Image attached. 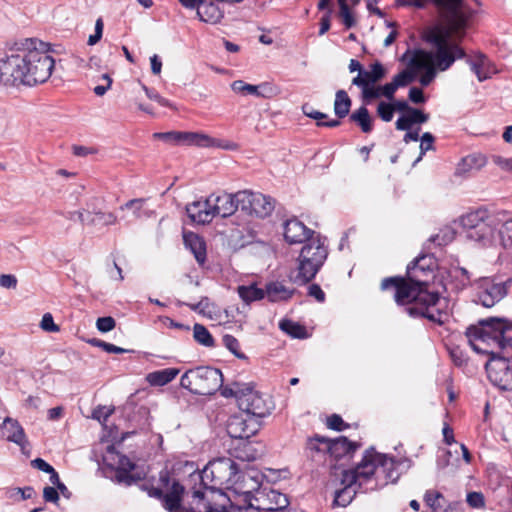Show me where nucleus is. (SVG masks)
Segmentation results:
<instances>
[{
    "instance_id": "1",
    "label": "nucleus",
    "mask_w": 512,
    "mask_h": 512,
    "mask_svg": "<svg viewBox=\"0 0 512 512\" xmlns=\"http://www.w3.org/2000/svg\"><path fill=\"white\" fill-rule=\"evenodd\" d=\"M421 258L407 266V276H394L384 278L381 282L382 290H394V300L398 306L413 318L423 317L438 325H443L449 319L447 301L439 293L428 290V280L419 277L418 272H425V267H419Z\"/></svg>"
},
{
    "instance_id": "2",
    "label": "nucleus",
    "mask_w": 512,
    "mask_h": 512,
    "mask_svg": "<svg viewBox=\"0 0 512 512\" xmlns=\"http://www.w3.org/2000/svg\"><path fill=\"white\" fill-rule=\"evenodd\" d=\"M55 60L49 54V44L26 39L10 54L0 58V84L5 86H35L46 82Z\"/></svg>"
},
{
    "instance_id": "3",
    "label": "nucleus",
    "mask_w": 512,
    "mask_h": 512,
    "mask_svg": "<svg viewBox=\"0 0 512 512\" xmlns=\"http://www.w3.org/2000/svg\"><path fill=\"white\" fill-rule=\"evenodd\" d=\"M398 464L392 457L377 453L374 449L367 450L355 468L343 471L341 481L345 487L335 493L334 503L346 507L357 493V489L367 492L383 487L389 482L395 483L400 477Z\"/></svg>"
},
{
    "instance_id": "4",
    "label": "nucleus",
    "mask_w": 512,
    "mask_h": 512,
    "mask_svg": "<svg viewBox=\"0 0 512 512\" xmlns=\"http://www.w3.org/2000/svg\"><path fill=\"white\" fill-rule=\"evenodd\" d=\"M140 488L146 491L150 497L159 499L163 507L169 512H247L253 511L251 505L240 506L231 502L227 509L224 505L214 507L205 501L204 493L195 490L192 494V502L189 508L181 504L184 487L169 472L163 470L159 478L153 481H145Z\"/></svg>"
},
{
    "instance_id": "5",
    "label": "nucleus",
    "mask_w": 512,
    "mask_h": 512,
    "mask_svg": "<svg viewBox=\"0 0 512 512\" xmlns=\"http://www.w3.org/2000/svg\"><path fill=\"white\" fill-rule=\"evenodd\" d=\"M450 34L440 28H432L426 32L424 40L434 51L422 49L415 50L409 61V67L416 71L424 70L420 79L423 86H427L436 76V70L446 71L456 59L466 56L465 51L456 43L450 42Z\"/></svg>"
},
{
    "instance_id": "6",
    "label": "nucleus",
    "mask_w": 512,
    "mask_h": 512,
    "mask_svg": "<svg viewBox=\"0 0 512 512\" xmlns=\"http://www.w3.org/2000/svg\"><path fill=\"white\" fill-rule=\"evenodd\" d=\"M465 335L477 353H493L489 348L497 347L512 355V322L505 318L482 319L468 327Z\"/></svg>"
},
{
    "instance_id": "7",
    "label": "nucleus",
    "mask_w": 512,
    "mask_h": 512,
    "mask_svg": "<svg viewBox=\"0 0 512 512\" xmlns=\"http://www.w3.org/2000/svg\"><path fill=\"white\" fill-rule=\"evenodd\" d=\"M325 240L317 234L304 243L298 257L296 274L291 276L294 283L304 285L314 279L328 256Z\"/></svg>"
},
{
    "instance_id": "8",
    "label": "nucleus",
    "mask_w": 512,
    "mask_h": 512,
    "mask_svg": "<svg viewBox=\"0 0 512 512\" xmlns=\"http://www.w3.org/2000/svg\"><path fill=\"white\" fill-rule=\"evenodd\" d=\"M461 226L467 240L480 246H489L495 239L496 219L487 210H476L461 217Z\"/></svg>"
},
{
    "instance_id": "9",
    "label": "nucleus",
    "mask_w": 512,
    "mask_h": 512,
    "mask_svg": "<svg viewBox=\"0 0 512 512\" xmlns=\"http://www.w3.org/2000/svg\"><path fill=\"white\" fill-rule=\"evenodd\" d=\"M205 488L215 489L223 485L237 483L240 479L238 467L230 458H218L210 461L198 475Z\"/></svg>"
},
{
    "instance_id": "10",
    "label": "nucleus",
    "mask_w": 512,
    "mask_h": 512,
    "mask_svg": "<svg viewBox=\"0 0 512 512\" xmlns=\"http://www.w3.org/2000/svg\"><path fill=\"white\" fill-rule=\"evenodd\" d=\"M236 402L239 409L255 419L268 415L274 408L272 398L254 389L253 386H246L236 395Z\"/></svg>"
},
{
    "instance_id": "11",
    "label": "nucleus",
    "mask_w": 512,
    "mask_h": 512,
    "mask_svg": "<svg viewBox=\"0 0 512 512\" xmlns=\"http://www.w3.org/2000/svg\"><path fill=\"white\" fill-rule=\"evenodd\" d=\"M153 138L162 140L169 144H188L202 147L218 146L227 150H233L236 148V145L233 143L222 145L218 143L216 139L211 138L206 134L196 132H156L153 134Z\"/></svg>"
},
{
    "instance_id": "12",
    "label": "nucleus",
    "mask_w": 512,
    "mask_h": 512,
    "mask_svg": "<svg viewBox=\"0 0 512 512\" xmlns=\"http://www.w3.org/2000/svg\"><path fill=\"white\" fill-rule=\"evenodd\" d=\"M240 209L249 215L266 218L275 209V200L267 195L249 190L238 191Z\"/></svg>"
},
{
    "instance_id": "13",
    "label": "nucleus",
    "mask_w": 512,
    "mask_h": 512,
    "mask_svg": "<svg viewBox=\"0 0 512 512\" xmlns=\"http://www.w3.org/2000/svg\"><path fill=\"white\" fill-rule=\"evenodd\" d=\"M511 283V279L500 283H496L489 278L479 279L476 302L486 308L494 306L507 295Z\"/></svg>"
},
{
    "instance_id": "14",
    "label": "nucleus",
    "mask_w": 512,
    "mask_h": 512,
    "mask_svg": "<svg viewBox=\"0 0 512 512\" xmlns=\"http://www.w3.org/2000/svg\"><path fill=\"white\" fill-rule=\"evenodd\" d=\"M243 481H250L253 485L250 487L254 491V500L258 503V508L269 511H277L286 508L289 505L288 498L285 494H282L276 490H266L260 488L259 483L252 477L243 475Z\"/></svg>"
},
{
    "instance_id": "15",
    "label": "nucleus",
    "mask_w": 512,
    "mask_h": 512,
    "mask_svg": "<svg viewBox=\"0 0 512 512\" xmlns=\"http://www.w3.org/2000/svg\"><path fill=\"white\" fill-rule=\"evenodd\" d=\"M260 423L257 419L245 413L233 415L227 422V433L231 438L248 439L259 430Z\"/></svg>"
},
{
    "instance_id": "16",
    "label": "nucleus",
    "mask_w": 512,
    "mask_h": 512,
    "mask_svg": "<svg viewBox=\"0 0 512 512\" xmlns=\"http://www.w3.org/2000/svg\"><path fill=\"white\" fill-rule=\"evenodd\" d=\"M224 377L221 370L201 366L195 369L186 371L180 379L179 384H223Z\"/></svg>"
},
{
    "instance_id": "17",
    "label": "nucleus",
    "mask_w": 512,
    "mask_h": 512,
    "mask_svg": "<svg viewBox=\"0 0 512 512\" xmlns=\"http://www.w3.org/2000/svg\"><path fill=\"white\" fill-rule=\"evenodd\" d=\"M491 384H511L512 364L506 357H493L485 366Z\"/></svg>"
},
{
    "instance_id": "18",
    "label": "nucleus",
    "mask_w": 512,
    "mask_h": 512,
    "mask_svg": "<svg viewBox=\"0 0 512 512\" xmlns=\"http://www.w3.org/2000/svg\"><path fill=\"white\" fill-rule=\"evenodd\" d=\"M238 192L234 194L222 193L220 195L211 194L210 201L213 202V216H220L222 218L229 217L240 208V202L238 200Z\"/></svg>"
},
{
    "instance_id": "19",
    "label": "nucleus",
    "mask_w": 512,
    "mask_h": 512,
    "mask_svg": "<svg viewBox=\"0 0 512 512\" xmlns=\"http://www.w3.org/2000/svg\"><path fill=\"white\" fill-rule=\"evenodd\" d=\"M284 238L289 244L305 243L313 238L315 232L307 228L296 218L289 219L284 223Z\"/></svg>"
},
{
    "instance_id": "20",
    "label": "nucleus",
    "mask_w": 512,
    "mask_h": 512,
    "mask_svg": "<svg viewBox=\"0 0 512 512\" xmlns=\"http://www.w3.org/2000/svg\"><path fill=\"white\" fill-rule=\"evenodd\" d=\"M213 202L210 201V196L205 200H197L186 206V212L192 222L197 224L210 223L213 216Z\"/></svg>"
},
{
    "instance_id": "21",
    "label": "nucleus",
    "mask_w": 512,
    "mask_h": 512,
    "mask_svg": "<svg viewBox=\"0 0 512 512\" xmlns=\"http://www.w3.org/2000/svg\"><path fill=\"white\" fill-rule=\"evenodd\" d=\"M231 89L243 96L253 95L258 98H268L271 96L272 88L267 83L260 85L248 84L242 80H235L231 84Z\"/></svg>"
},
{
    "instance_id": "22",
    "label": "nucleus",
    "mask_w": 512,
    "mask_h": 512,
    "mask_svg": "<svg viewBox=\"0 0 512 512\" xmlns=\"http://www.w3.org/2000/svg\"><path fill=\"white\" fill-rule=\"evenodd\" d=\"M385 69L380 62H375L370 66V70H360V73L352 79V85L367 86L375 84L385 76Z\"/></svg>"
},
{
    "instance_id": "23",
    "label": "nucleus",
    "mask_w": 512,
    "mask_h": 512,
    "mask_svg": "<svg viewBox=\"0 0 512 512\" xmlns=\"http://www.w3.org/2000/svg\"><path fill=\"white\" fill-rule=\"evenodd\" d=\"M197 16L203 22L217 24L223 19L224 12L216 3L212 1L201 0L197 9Z\"/></svg>"
},
{
    "instance_id": "24",
    "label": "nucleus",
    "mask_w": 512,
    "mask_h": 512,
    "mask_svg": "<svg viewBox=\"0 0 512 512\" xmlns=\"http://www.w3.org/2000/svg\"><path fill=\"white\" fill-rule=\"evenodd\" d=\"M3 436L6 440L13 442L19 446H23L26 442V437L22 426L19 422L12 418H5L3 421Z\"/></svg>"
},
{
    "instance_id": "25",
    "label": "nucleus",
    "mask_w": 512,
    "mask_h": 512,
    "mask_svg": "<svg viewBox=\"0 0 512 512\" xmlns=\"http://www.w3.org/2000/svg\"><path fill=\"white\" fill-rule=\"evenodd\" d=\"M294 289L287 287L283 282L272 281L266 284L265 297L270 302L286 301L294 294Z\"/></svg>"
},
{
    "instance_id": "26",
    "label": "nucleus",
    "mask_w": 512,
    "mask_h": 512,
    "mask_svg": "<svg viewBox=\"0 0 512 512\" xmlns=\"http://www.w3.org/2000/svg\"><path fill=\"white\" fill-rule=\"evenodd\" d=\"M328 453L335 459L351 455L356 449L357 445L349 441L346 437H338L336 439H329Z\"/></svg>"
},
{
    "instance_id": "27",
    "label": "nucleus",
    "mask_w": 512,
    "mask_h": 512,
    "mask_svg": "<svg viewBox=\"0 0 512 512\" xmlns=\"http://www.w3.org/2000/svg\"><path fill=\"white\" fill-rule=\"evenodd\" d=\"M184 243L193 253L198 264L203 265L206 261V245L204 240L193 232L185 233Z\"/></svg>"
},
{
    "instance_id": "28",
    "label": "nucleus",
    "mask_w": 512,
    "mask_h": 512,
    "mask_svg": "<svg viewBox=\"0 0 512 512\" xmlns=\"http://www.w3.org/2000/svg\"><path fill=\"white\" fill-rule=\"evenodd\" d=\"M468 63L480 82L490 78L491 74L495 72L490 61L483 54H479L474 60L469 59Z\"/></svg>"
},
{
    "instance_id": "29",
    "label": "nucleus",
    "mask_w": 512,
    "mask_h": 512,
    "mask_svg": "<svg viewBox=\"0 0 512 512\" xmlns=\"http://www.w3.org/2000/svg\"><path fill=\"white\" fill-rule=\"evenodd\" d=\"M145 198H136L127 201L125 204L121 205L119 209L121 211L129 210L132 213V220H139L142 218H149L152 216L153 211L149 210L145 207L146 205Z\"/></svg>"
},
{
    "instance_id": "30",
    "label": "nucleus",
    "mask_w": 512,
    "mask_h": 512,
    "mask_svg": "<svg viewBox=\"0 0 512 512\" xmlns=\"http://www.w3.org/2000/svg\"><path fill=\"white\" fill-rule=\"evenodd\" d=\"M134 466V463H132L129 458L121 456L119 459V467L116 471L117 482L124 483L126 485L136 483L140 477H135V475L131 474Z\"/></svg>"
},
{
    "instance_id": "31",
    "label": "nucleus",
    "mask_w": 512,
    "mask_h": 512,
    "mask_svg": "<svg viewBox=\"0 0 512 512\" xmlns=\"http://www.w3.org/2000/svg\"><path fill=\"white\" fill-rule=\"evenodd\" d=\"M179 372L180 371L177 368L157 370L149 373L146 376V381L148 384H168L176 378Z\"/></svg>"
},
{
    "instance_id": "32",
    "label": "nucleus",
    "mask_w": 512,
    "mask_h": 512,
    "mask_svg": "<svg viewBox=\"0 0 512 512\" xmlns=\"http://www.w3.org/2000/svg\"><path fill=\"white\" fill-rule=\"evenodd\" d=\"M350 120L356 123L364 133H370L373 129V119L365 106L355 110L350 115Z\"/></svg>"
},
{
    "instance_id": "33",
    "label": "nucleus",
    "mask_w": 512,
    "mask_h": 512,
    "mask_svg": "<svg viewBox=\"0 0 512 512\" xmlns=\"http://www.w3.org/2000/svg\"><path fill=\"white\" fill-rule=\"evenodd\" d=\"M497 220L501 223L499 236L503 247L505 249H512V217H508L507 213H503Z\"/></svg>"
},
{
    "instance_id": "34",
    "label": "nucleus",
    "mask_w": 512,
    "mask_h": 512,
    "mask_svg": "<svg viewBox=\"0 0 512 512\" xmlns=\"http://www.w3.org/2000/svg\"><path fill=\"white\" fill-rule=\"evenodd\" d=\"M351 107V99L347 92L338 90L335 95L334 112L339 118H344L348 115Z\"/></svg>"
},
{
    "instance_id": "35",
    "label": "nucleus",
    "mask_w": 512,
    "mask_h": 512,
    "mask_svg": "<svg viewBox=\"0 0 512 512\" xmlns=\"http://www.w3.org/2000/svg\"><path fill=\"white\" fill-rule=\"evenodd\" d=\"M239 297L247 304L261 300L265 297V289L258 288L256 285L239 286Z\"/></svg>"
},
{
    "instance_id": "36",
    "label": "nucleus",
    "mask_w": 512,
    "mask_h": 512,
    "mask_svg": "<svg viewBox=\"0 0 512 512\" xmlns=\"http://www.w3.org/2000/svg\"><path fill=\"white\" fill-rule=\"evenodd\" d=\"M485 164V158L481 155H468L464 157L457 167V173L464 174L473 169L479 170Z\"/></svg>"
},
{
    "instance_id": "37",
    "label": "nucleus",
    "mask_w": 512,
    "mask_h": 512,
    "mask_svg": "<svg viewBox=\"0 0 512 512\" xmlns=\"http://www.w3.org/2000/svg\"><path fill=\"white\" fill-rule=\"evenodd\" d=\"M302 111L307 117L317 120L318 126L333 128V127H337L340 125V121L336 120V119L329 120L326 122H320V120L326 119L327 115L320 111L314 110L309 104H304L302 106Z\"/></svg>"
},
{
    "instance_id": "38",
    "label": "nucleus",
    "mask_w": 512,
    "mask_h": 512,
    "mask_svg": "<svg viewBox=\"0 0 512 512\" xmlns=\"http://www.w3.org/2000/svg\"><path fill=\"white\" fill-rule=\"evenodd\" d=\"M279 327L282 331L294 338L302 339L307 336L305 327L291 320H282Z\"/></svg>"
},
{
    "instance_id": "39",
    "label": "nucleus",
    "mask_w": 512,
    "mask_h": 512,
    "mask_svg": "<svg viewBox=\"0 0 512 512\" xmlns=\"http://www.w3.org/2000/svg\"><path fill=\"white\" fill-rule=\"evenodd\" d=\"M193 336L196 342L199 344L212 347L214 346V339L208 329L202 324L196 323L193 327Z\"/></svg>"
},
{
    "instance_id": "40",
    "label": "nucleus",
    "mask_w": 512,
    "mask_h": 512,
    "mask_svg": "<svg viewBox=\"0 0 512 512\" xmlns=\"http://www.w3.org/2000/svg\"><path fill=\"white\" fill-rule=\"evenodd\" d=\"M424 498L426 504L433 510V512H447L444 508L445 499L441 493L427 491Z\"/></svg>"
},
{
    "instance_id": "41",
    "label": "nucleus",
    "mask_w": 512,
    "mask_h": 512,
    "mask_svg": "<svg viewBox=\"0 0 512 512\" xmlns=\"http://www.w3.org/2000/svg\"><path fill=\"white\" fill-rule=\"evenodd\" d=\"M329 439L316 435L307 441V450L317 453H328Z\"/></svg>"
},
{
    "instance_id": "42",
    "label": "nucleus",
    "mask_w": 512,
    "mask_h": 512,
    "mask_svg": "<svg viewBox=\"0 0 512 512\" xmlns=\"http://www.w3.org/2000/svg\"><path fill=\"white\" fill-rule=\"evenodd\" d=\"M223 345L239 359H246L245 354L240 351L239 341L230 334H225L222 338Z\"/></svg>"
},
{
    "instance_id": "43",
    "label": "nucleus",
    "mask_w": 512,
    "mask_h": 512,
    "mask_svg": "<svg viewBox=\"0 0 512 512\" xmlns=\"http://www.w3.org/2000/svg\"><path fill=\"white\" fill-rule=\"evenodd\" d=\"M94 217L91 219L92 224H96L97 221L103 225H115L118 222L117 216L112 212L94 211L92 212Z\"/></svg>"
},
{
    "instance_id": "44",
    "label": "nucleus",
    "mask_w": 512,
    "mask_h": 512,
    "mask_svg": "<svg viewBox=\"0 0 512 512\" xmlns=\"http://www.w3.org/2000/svg\"><path fill=\"white\" fill-rule=\"evenodd\" d=\"M414 79H415L414 70L413 71L403 70L400 73H398L397 75H395L393 77L392 81L398 89L399 87L407 86L408 84L413 82Z\"/></svg>"
},
{
    "instance_id": "45",
    "label": "nucleus",
    "mask_w": 512,
    "mask_h": 512,
    "mask_svg": "<svg viewBox=\"0 0 512 512\" xmlns=\"http://www.w3.org/2000/svg\"><path fill=\"white\" fill-rule=\"evenodd\" d=\"M395 106L391 103L381 101L377 106V115L384 121L390 122L393 119Z\"/></svg>"
},
{
    "instance_id": "46",
    "label": "nucleus",
    "mask_w": 512,
    "mask_h": 512,
    "mask_svg": "<svg viewBox=\"0 0 512 512\" xmlns=\"http://www.w3.org/2000/svg\"><path fill=\"white\" fill-rule=\"evenodd\" d=\"M358 87L362 89V99L365 103L380 98L379 86L376 87L374 84H367V86Z\"/></svg>"
},
{
    "instance_id": "47",
    "label": "nucleus",
    "mask_w": 512,
    "mask_h": 512,
    "mask_svg": "<svg viewBox=\"0 0 512 512\" xmlns=\"http://www.w3.org/2000/svg\"><path fill=\"white\" fill-rule=\"evenodd\" d=\"M434 136L429 133L425 132L421 137V143H420V155L416 159L415 163L419 162L422 159V156L429 150L434 149L433 143H434Z\"/></svg>"
},
{
    "instance_id": "48",
    "label": "nucleus",
    "mask_w": 512,
    "mask_h": 512,
    "mask_svg": "<svg viewBox=\"0 0 512 512\" xmlns=\"http://www.w3.org/2000/svg\"><path fill=\"white\" fill-rule=\"evenodd\" d=\"M339 8H340V17L342 18V22L344 24V26L347 28V29H350L351 27H353L355 25V20H354V17L349 9V6L347 3H339Z\"/></svg>"
},
{
    "instance_id": "49",
    "label": "nucleus",
    "mask_w": 512,
    "mask_h": 512,
    "mask_svg": "<svg viewBox=\"0 0 512 512\" xmlns=\"http://www.w3.org/2000/svg\"><path fill=\"white\" fill-rule=\"evenodd\" d=\"M466 501L472 508H484L485 498L481 492H470L467 494Z\"/></svg>"
},
{
    "instance_id": "50",
    "label": "nucleus",
    "mask_w": 512,
    "mask_h": 512,
    "mask_svg": "<svg viewBox=\"0 0 512 512\" xmlns=\"http://www.w3.org/2000/svg\"><path fill=\"white\" fill-rule=\"evenodd\" d=\"M115 326H116L115 319L110 316L100 317L97 319V322H96L97 329L102 333H106V332L113 330L115 328Z\"/></svg>"
},
{
    "instance_id": "51",
    "label": "nucleus",
    "mask_w": 512,
    "mask_h": 512,
    "mask_svg": "<svg viewBox=\"0 0 512 512\" xmlns=\"http://www.w3.org/2000/svg\"><path fill=\"white\" fill-rule=\"evenodd\" d=\"M327 427L336 430V431H342L348 427V425L343 421L341 416L338 414H332L327 418Z\"/></svg>"
},
{
    "instance_id": "52",
    "label": "nucleus",
    "mask_w": 512,
    "mask_h": 512,
    "mask_svg": "<svg viewBox=\"0 0 512 512\" xmlns=\"http://www.w3.org/2000/svg\"><path fill=\"white\" fill-rule=\"evenodd\" d=\"M93 344L98 346V347H100V348H102L107 353L121 354V353H125V352L128 351V350H126L124 348L118 347V346H116L114 344H111V343H108V342H105V341H102V340H94Z\"/></svg>"
},
{
    "instance_id": "53",
    "label": "nucleus",
    "mask_w": 512,
    "mask_h": 512,
    "mask_svg": "<svg viewBox=\"0 0 512 512\" xmlns=\"http://www.w3.org/2000/svg\"><path fill=\"white\" fill-rule=\"evenodd\" d=\"M40 327L47 332L59 331V327L54 323L53 317L50 313H46L43 315L42 320L40 322Z\"/></svg>"
},
{
    "instance_id": "54",
    "label": "nucleus",
    "mask_w": 512,
    "mask_h": 512,
    "mask_svg": "<svg viewBox=\"0 0 512 512\" xmlns=\"http://www.w3.org/2000/svg\"><path fill=\"white\" fill-rule=\"evenodd\" d=\"M424 257L428 258V259L419 262L418 268H420L421 266H424L425 272H418V275H419V277L426 279V276H428L429 274L432 273L431 266L433 265V258L429 255H422V256H419L418 258H416L415 260H413L412 262L418 261L419 259L424 258Z\"/></svg>"
},
{
    "instance_id": "55",
    "label": "nucleus",
    "mask_w": 512,
    "mask_h": 512,
    "mask_svg": "<svg viewBox=\"0 0 512 512\" xmlns=\"http://www.w3.org/2000/svg\"><path fill=\"white\" fill-rule=\"evenodd\" d=\"M409 115L411 117L413 125L425 123L429 119L428 114H425L421 110L416 109V108H411L409 111Z\"/></svg>"
},
{
    "instance_id": "56",
    "label": "nucleus",
    "mask_w": 512,
    "mask_h": 512,
    "mask_svg": "<svg viewBox=\"0 0 512 512\" xmlns=\"http://www.w3.org/2000/svg\"><path fill=\"white\" fill-rule=\"evenodd\" d=\"M494 164L500 167L502 170L512 173V158H505L499 155H495L492 158Z\"/></svg>"
},
{
    "instance_id": "57",
    "label": "nucleus",
    "mask_w": 512,
    "mask_h": 512,
    "mask_svg": "<svg viewBox=\"0 0 512 512\" xmlns=\"http://www.w3.org/2000/svg\"><path fill=\"white\" fill-rule=\"evenodd\" d=\"M17 278L12 274L0 275V286L7 289H15L17 286Z\"/></svg>"
},
{
    "instance_id": "58",
    "label": "nucleus",
    "mask_w": 512,
    "mask_h": 512,
    "mask_svg": "<svg viewBox=\"0 0 512 512\" xmlns=\"http://www.w3.org/2000/svg\"><path fill=\"white\" fill-rule=\"evenodd\" d=\"M379 90H380V97L384 96L389 100H393L394 94L397 90V87L395 86L393 81H391L390 83H386L383 86H379Z\"/></svg>"
},
{
    "instance_id": "59",
    "label": "nucleus",
    "mask_w": 512,
    "mask_h": 512,
    "mask_svg": "<svg viewBox=\"0 0 512 512\" xmlns=\"http://www.w3.org/2000/svg\"><path fill=\"white\" fill-rule=\"evenodd\" d=\"M396 129L401 131H408L413 126L411 117L409 113L407 115L401 116L397 119L395 123Z\"/></svg>"
},
{
    "instance_id": "60",
    "label": "nucleus",
    "mask_w": 512,
    "mask_h": 512,
    "mask_svg": "<svg viewBox=\"0 0 512 512\" xmlns=\"http://www.w3.org/2000/svg\"><path fill=\"white\" fill-rule=\"evenodd\" d=\"M308 294L314 297L318 302L325 300V293L318 284H311L308 288Z\"/></svg>"
},
{
    "instance_id": "61",
    "label": "nucleus",
    "mask_w": 512,
    "mask_h": 512,
    "mask_svg": "<svg viewBox=\"0 0 512 512\" xmlns=\"http://www.w3.org/2000/svg\"><path fill=\"white\" fill-rule=\"evenodd\" d=\"M43 497L48 502L57 503L59 500V493L56 488L47 486L43 490Z\"/></svg>"
},
{
    "instance_id": "62",
    "label": "nucleus",
    "mask_w": 512,
    "mask_h": 512,
    "mask_svg": "<svg viewBox=\"0 0 512 512\" xmlns=\"http://www.w3.org/2000/svg\"><path fill=\"white\" fill-rule=\"evenodd\" d=\"M31 465L33 468L43 471L45 473L53 471V467L42 458H36L32 460Z\"/></svg>"
},
{
    "instance_id": "63",
    "label": "nucleus",
    "mask_w": 512,
    "mask_h": 512,
    "mask_svg": "<svg viewBox=\"0 0 512 512\" xmlns=\"http://www.w3.org/2000/svg\"><path fill=\"white\" fill-rule=\"evenodd\" d=\"M409 99L413 103L420 104L425 101L423 91L420 88L412 87L409 91Z\"/></svg>"
},
{
    "instance_id": "64",
    "label": "nucleus",
    "mask_w": 512,
    "mask_h": 512,
    "mask_svg": "<svg viewBox=\"0 0 512 512\" xmlns=\"http://www.w3.org/2000/svg\"><path fill=\"white\" fill-rule=\"evenodd\" d=\"M450 356L453 363L457 366H462L466 362V357L459 348L452 349Z\"/></svg>"
}]
</instances>
